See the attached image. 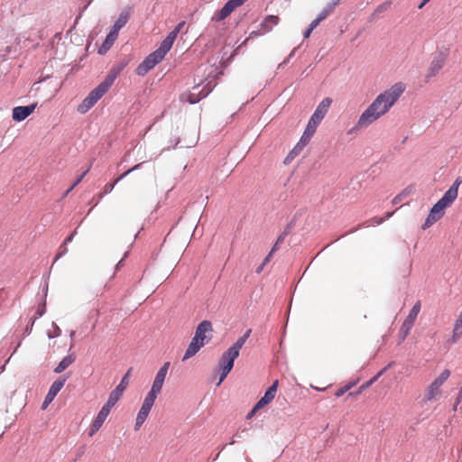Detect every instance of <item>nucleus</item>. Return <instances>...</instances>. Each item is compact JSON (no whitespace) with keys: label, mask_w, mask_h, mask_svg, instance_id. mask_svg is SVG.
<instances>
[{"label":"nucleus","mask_w":462,"mask_h":462,"mask_svg":"<svg viewBox=\"0 0 462 462\" xmlns=\"http://www.w3.org/2000/svg\"><path fill=\"white\" fill-rule=\"evenodd\" d=\"M66 382V378H59L58 380L54 381L52 384L51 385L47 395L45 396V399L42 404V409L45 410L54 400V398L57 396L59 392L62 389L64 383Z\"/></svg>","instance_id":"13"},{"label":"nucleus","mask_w":462,"mask_h":462,"mask_svg":"<svg viewBox=\"0 0 462 462\" xmlns=\"http://www.w3.org/2000/svg\"><path fill=\"white\" fill-rule=\"evenodd\" d=\"M433 383H435V384L439 385V387L442 386V384L445 383L444 380H442L441 377L438 376L434 381Z\"/></svg>","instance_id":"48"},{"label":"nucleus","mask_w":462,"mask_h":462,"mask_svg":"<svg viewBox=\"0 0 462 462\" xmlns=\"http://www.w3.org/2000/svg\"><path fill=\"white\" fill-rule=\"evenodd\" d=\"M246 0H228L225 5L216 12L212 21L221 22L228 17L237 7L241 6Z\"/></svg>","instance_id":"7"},{"label":"nucleus","mask_w":462,"mask_h":462,"mask_svg":"<svg viewBox=\"0 0 462 462\" xmlns=\"http://www.w3.org/2000/svg\"><path fill=\"white\" fill-rule=\"evenodd\" d=\"M341 0H331L330 3L334 5V6H337L339 3H340Z\"/></svg>","instance_id":"62"},{"label":"nucleus","mask_w":462,"mask_h":462,"mask_svg":"<svg viewBox=\"0 0 462 462\" xmlns=\"http://www.w3.org/2000/svg\"><path fill=\"white\" fill-rule=\"evenodd\" d=\"M278 245H279V244L275 243L274 245L273 246V248L271 249V251L269 253L273 254L277 251Z\"/></svg>","instance_id":"57"},{"label":"nucleus","mask_w":462,"mask_h":462,"mask_svg":"<svg viewBox=\"0 0 462 462\" xmlns=\"http://www.w3.org/2000/svg\"><path fill=\"white\" fill-rule=\"evenodd\" d=\"M327 9L330 11V13L333 12L336 6H334L330 2L325 6Z\"/></svg>","instance_id":"56"},{"label":"nucleus","mask_w":462,"mask_h":462,"mask_svg":"<svg viewBox=\"0 0 462 462\" xmlns=\"http://www.w3.org/2000/svg\"><path fill=\"white\" fill-rule=\"evenodd\" d=\"M113 406L109 405L108 403H105L100 411H98L97 415L94 419L93 422L91 423L89 430H88V436L93 437L102 427L103 423L108 417Z\"/></svg>","instance_id":"6"},{"label":"nucleus","mask_w":462,"mask_h":462,"mask_svg":"<svg viewBox=\"0 0 462 462\" xmlns=\"http://www.w3.org/2000/svg\"><path fill=\"white\" fill-rule=\"evenodd\" d=\"M462 401V385H461V388L459 390V393H458V395H457V402H456V404H458L460 402ZM456 407L457 405L454 406V409L456 410Z\"/></svg>","instance_id":"50"},{"label":"nucleus","mask_w":462,"mask_h":462,"mask_svg":"<svg viewBox=\"0 0 462 462\" xmlns=\"http://www.w3.org/2000/svg\"><path fill=\"white\" fill-rule=\"evenodd\" d=\"M34 322H35V319H31L30 323L28 324V326L25 328V333L26 334H30L31 333V331L32 329V327L34 325Z\"/></svg>","instance_id":"44"},{"label":"nucleus","mask_w":462,"mask_h":462,"mask_svg":"<svg viewBox=\"0 0 462 462\" xmlns=\"http://www.w3.org/2000/svg\"><path fill=\"white\" fill-rule=\"evenodd\" d=\"M272 256H273V254H272L271 253H269V254L265 256V258L263 259V264H267V263L270 262V260H271Z\"/></svg>","instance_id":"53"},{"label":"nucleus","mask_w":462,"mask_h":462,"mask_svg":"<svg viewBox=\"0 0 462 462\" xmlns=\"http://www.w3.org/2000/svg\"><path fill=\"white\" fill-rule=\"evenodd\" d=\"M312 32V30H310L309 27L304 32V38H309L310 33Z\"/></svg>","instance_id":"58"},{"label":"nucleus","mask_w":462,"mask_h":462,"mask_svg":"<svg viewBox=\"0 0 462 462\" xmlns=\"http://www.w3.org/2000/svg\"><path fill=\"white\" fill-rule=\"evenodd\" d=\"M439 394H440V387L432 382L426 391V393L424 396V401L430 402V401L434 400Z\"/></svg>","instance_id":"24"},{"label":"nucleus","mask_w":462,"mask_h":462,"mask_svg":"<svg viewBox=\"0 0 462 462\" xmlns=\"http://www.w3.org/2000/svg\"><path fill=\"white\" fill-rule=\"evenodd\" d=\"M351 384L344 386L345 390L347 392L351 388Z\"/></svg>","instance_id":"63"},{"label":"nucleus","mask_w":462,"mask_h":462,"mask_svg":"<svg viewBox=\"0 0 462 462\" xmlns=\"http://www.w3.org/2000/svg\"><path fill=\"white\" fill-rule=\"evenodd\" d=\"M278 387V381H274L273 384L264 393V395L256 402L255 409H263L268 405L275 397Z\"/></svg>","instance_id":"15"},{"label":"nucleus","mask_w":462,"mask_h":462,"mask_svg":"<svg viewBox=\"0 0 462 462\" xmlns=\"http://www.w3.org/2000/svg\"><path fill=\"white\" fill-rule=\"evenodd\" d=\"M51 326L53 328V332H48V337L49 338H54V337H60V334H61L60 328L54 322H52Z\"/></svg>","instance_id":"32"},{"label":"nucleus","mask_w":462,"mask_h":462,"mask_svg":"<svg viewBox=\"0 0 462 462\" xmlns=\"http://www.w3.org/2000/svg\"><path fill=\"white\" fill-rule=\"evenodd\" d=\"M129 19V14L126 12H122L116 21L115 22V24L111 29L115 30L116 32H119L120 29L123 28Z\"/></svg>","instance_id":"27"},{"label":"nucleus","mask_w":462,"mask_h":462,"mask_svg":"<svg viewBox=\"0 0 462 462\" xmlns=\"http://www.w3.org/2000/svg\"><path fill=\"white\" fill-rule=\"evenodd\" d=\"M420 302L417 301L413 305L409 315L404 319V321L401 327V332L403 334L402 339H404L407 337V335L410 333V331H411V328L413 327L414 322L418 317V314L420 313Z\"/></svg>","instance_id":"11"},{"label":"nucleus","mask_w":462,"mask_h":462,"mask_svg":"<svg viewBox=\"0 0 462 462\" xmlns=\"http://www.w3.org/2000/svg\"><path fill=\"white\" fill-rule=\"evenodd\" d=\"M265 265L266 264H263V263H262V264L256 269V273H260L263 270Z\"/></svg>","instance_id":"60"},{"label":"nucleus","mask_w":462,"mask_h":462,"mask_svg":"<svg viewBox=\"0 0 462 462\" xmlns=\"http://www.w3.org/2000/svg\"><path fill=\"white\" fill-rule=\"evenodd\" d=\"M116 185V181L106 184L104 187V193L105 194L110 193L114 189Z\"/></svg>","instance_id":"39"},{"label":"nucleus","mask_w":462,"mask_h":462,"mask_svg":"<svg viewBox=\"0 0 462 462\" xmlns=\"http://www.w3.org/2000/svg\"><path fill=\"white\" fill-rule=\"evenodd\" d=\"M128 253H125L124 257L117 263L116 266V270H119V268L123 265L124 260L125 257H127Z\"/></svg>","instance_id":"51"},{"label":"nucleus","mask_w":462,"mask_h":462,"mask_svg":"<svg viewBox=\"0 0 462 462\" xmlns=\"http://www.w3.org/2000/svg\"><path fill=\"white\" fill-rule=\"evenodd\" d=\"M75 336V331L70 332V337L72 338Z\"/></svg>","instance_id":"64"},{"label":"nucleus","mask_w":462,"mask_h":462,"mask_svg":"<svg viewBox=\"0 0 462 462\" xmlns=\"http://www.w3.org/2000/svg\"><path fill=\"white\" fill-rule=\"evenodd\" d=\"M155 399L146 395L143 404L137 413L135 424H134V430H138L140 427L143 424V422L146 420L153 404H154Z\"/></svg>","instance_id":"8"},{"label":"nucleus","mask_w":462,"mask_h":462,"mask_svg":"<svg viewBox=\"0 0 462 462\" xmlns=\"http://www.w3.org/2000/svg\"><path fill=\"white\" fill-rule=\"evenodd\" d=\"M123 68H124V65L115 67L109 71V73L107 75L116 79L117 78V76L119 75V73L121 72V70L123 69Z\"/></svg>","instance_id":"35"},{"label":"nucleus","mask_w":462,"mask_h":462,"mask_svg":"<svg viewBox=\"0 0 462 462\" xmlns=\"http://www.w3.org/2000/svg\"><path fill=\"white\" fill-rule=\"evenodd\" d=\"M212 330L211 322L208 320H203L198 325L193 337L199 339V341L206 343L208 342V340H206L207 333H210Z\"/></svg>","instance_id":"19"},{"label":"nucleus","mask_w":462,"mask_h":462,"mask_svg":"<svg viewBox=\"0 0 462 462\" xmlns=\"http://www.w3.org/2000/svg\"><path fill=\"white\" fill-rule=\"evenodd\" d=\"M321 22L322 21L317 16L316 19L310 23L309 28L313 31Z\"/></svg>","instance_id":"42"},{"label":"nucleus","mask_w":462,"mask_h":462,"mask_svg":"<svg viewBox=\"0 0 462 462\" xmlns=\"http://www.w3.org/2000/svg\"><path fill=\"white\" fill-rule=\"evenodd\" d=\"M345 393H346V391L345 390L344 387L338 389L336 393H335V396L336 397H340L342 396Z\"/></svg>","instance_id":"49"},{"label":"nucleus","mask_w":462,"mask_h":462,"mask_svg":"<svg viewBox=\"0 0 462 462\" xmlns=\"http://www.w3.org/2000/svg\"><path fill=\"white\" fill-rule=\"evenodd\" d=\"M142 164H143V162H141V163H138V164L134 165V167H132L131 169H129V170H128V171L131 173L132 171H135V170L139 169V168H140V166H141Z\"/></svg>","instance_id":"55"},{"label":"nucleus","mask_w":462,"mask_h":462,"mask_svg":"<svg viewBox=\"0 0 462 462\" xmlns=\"http://www.w3.org/2000/svg\"><path fill=\"white\" fill-rule=\"evenodd\" d=\"M213 88L208 87V85L205 86L202 89H200L199 86H195L191 92L183 96L186 101L189 104H196L202 98L206 97L211 91Z\"/></svg>","instance_id":"12"},{"label":"nucleus","mask_w":462,"mask_h":462,"mask_svg":"<svg viewBox=\"0 0 462 462\" xmlns=\"http://www.w3.org/2000/svg\"><path fill=\"white\" fill-rule=\"evenodd\" d=\"M384 219L383 217H374L370 220L371 226H378L381 225Z\"/></svg>","instance_id":"40"},{"label":"nucleus","mask_w":462,"mask_h":462,"mask_svg":"<svg viewBox=\"0 0 462 462\" xmlns=\"http://www.w3.org/2000/svg\"><path fill=\"white\" fill-rule=\"evenodd\" d=\"M75 234H76V231L72 232V233H71V234H70V235H69V236L65 239V241H64L63 245H67L69 243H70V242L73 240Z\"/></svg>","instance_id":"46"},{"label":"nucleus","mask_w":462,"mask_h":462,"mask_svg":"<svg viewBox=\"0 0 462 462\" xmlns=\"http://www.w3.org/2000/svg\"><path fill=\"white\" fill-rule=\"evenodd\" d=\"M178 36V33L175 31H171L166 38L162 42L159 49L167 54V52L171 49L173 42Z\"/></svg>","instance_id":"22"},{"label":"nucleus","mask_w":462,"mask_h":462,"mask_svg":"<svg viewBox=\"0 0 462 462\" xmlns=\"http://www.w3.org/2000/svg\"><path fill=\"white\" fill-rule=\"evenodd\" d=\"M170 367V362H166L157 372L155 378L152 382V388L147 393L148 396L156 400L158 394L161 393L163 386L168 369Z\"/></svg>","instance_id":"5"},{"label":"nucleus","mask_w":462,"mask_h":462,"mask_svg":"<svg viewBox=\"0 0 462 462\" xmlns=\"http://www.w3.org/2000/svg\"><path fill=\"white\" fill-rule=\"evenodd\" d=\"M332 103L331 98L326 97L324 98L317 106L315 109L313 115L310 116V118L314 119L318 123H321V121L324 119L325 116L327 115L328 108Z\"/></svg>","instance_id":"16"},{"label":"nucleus","mask_w":462,"mask_h":462,"mask_svg":"<svg viewBox=\"0 0 462 462\" xmlns=\"http://www.w3.org/2000/svg\"><path fill=\"white\" fill-rule=\"evenodd\" d=\"M287 236V233H286V232L282 233V234L278 236V238H277V240H276V242H275V243H277V244H279V245L282 244V243H283V241H284V239H285V236Z\"/></svg>","instance_id":"45"},{"label":"nucleus","mask_w":462,"mask_h":462,"mask_svg":"<svg viewBox=\"0 0 462 462\" xmlns=\"http://www.w3.org/2000/svg\"><path fill=\"white\" fill-rule=\"evenodd\" d=\"M330 11L328 9H327L326 7L323 8V10L318 14V17L323 21L325 20L329 14H330Z\"/></svg>","instance_id":"38"},{"label":"nucleus","mask_w":462,"mask_h":462,"mask_svg":"<svg viewBox=\"0 0 462 462\" xmlns=\"http://www.w3.org/2000/svg\"><path fill=\"white\" fill-rule=\"evenodd\" d=\"M462 184V176L457 177L449 189L444 193L442 198L438 200L431 208L422 228L426 229L439 220L445 214V209L452 205L458 194V188Z\"/></svg>","instance_id":"2"},{"label":"nucleus","mask_w":462,"mask_h":462,"mask_svg":"<svg viewBox=\"0 0 462 462\" xmlns=\"http://www.w3.org/2000/svg\"><path fill=\"white\" fill-rule=\"evenodd\" d=\"M393 213H394L393 211V212H387V213L385 214L384 217H383V218L384 220H385V219H388V218H390V217L393 215Z\"/></svg>","instance_id":"61"},{"label":"nucleus","mask_w":462,"mask_h":462,"mask_svg":"<svg viewBox=\"0 0 462 462\" xmlns=\"http://www.w3.org/2000/svg\"><path fill=\"white\" fill-rule=\"evenodd\" d=\"M89 171V168H88L86 171H84L75 181H73V184L66 190L64 196H67L76 186H78L84 177L87 175V173Z\"/></svg>","instance_id":"29"},{"label":"nucleus","mask_w":462,"mask_h":462,"mask_svg":"<svg viewBox=\"0 0 462 462\" xmlns=\"http://www.w3.org/2000/svg\"><path fill=\"white\" fill-rule=\"evenodd\" d=\"M445 60V56L442 53H438L437 55H435L428 69L427 78H432L436 76L443 68Z\"/></svg>","instance_id":"17"},{"label":"nucleus","mask_w":462,"mask_h":462,"mask_svg":"<svg viewBox=\"0 0 462 462\" xmlns=\"http://www.w3.org/2000/svg\"><path fill=\"white\" fill-rule=\"evenodd\" d=\"M35 107L36 104L15 106L12 114L13 120L16 122L23 121L34 111Z\"/></svg>","instance_id":"14"},{"label":"nucleus","mask_w":462,"mask_h":462,"mask_svg":"<svg viewBox=\"0 0 462 462\" xmlns=\"http://www.w3.org/2000/svg\"><path fill=\"white\" fill-rule=\"evenodd\" d=\"M123 68H124V65L115 67L109 71V73L107 75L116 79L117 78V76L119 75V73L121 72V70L123 69Z\"/></svg>","instance_id":"33"},{"label":"nucleus","mask_w":462,"mask_h":462,"mask_svg":"<svg viewBox=\"0 0 462 462\" xmlns=\"http://www.w3.org/2000/svg\"><path fill=\"white\" fill-rule=\"evenodd\" d=\"M461 337H462V310L459 312L457 319H455L453 330H452V336L448 339V342L450 344H455Z\"/></svg>","instance_id":"20"},{"label":"nucleus","mask_w":462,"mask_h":462,"mask_svg":"<svg viewBox=\"0 0 462 462\" xmlns=\"http://www.w3.org/2000/svg\"><path fill=\"white\" fill-rule=\"evenodd\" d=\"M279 23V17L276 15H268L264 18L263 23H261V27L265 32H270L272 28L277 25Z\"/></svg>","instance_id":"26"},{"label":"nucleus","mask_w":462,"mask_h":462,"mask_svg":"<svg viewBox=\"0 0 462 462\" xmlns=\"http://www.w3.org/2000/svg\"><path fill=\"white\" fill-rule=\"evenodd\" d=\"M115 80L116 79L114 78L107 75L104 81H102L97 87L106 94Z\"/></svg>","instance_id":"28"},{"label":"nucleus","mask_w":462,"mask_h":462,"mask_svg":"<svg viewBox=\"0 0 462 462\" xmlns=\"http://www.w3.org/2000/svg\"><path fill=\"white\" fill-rule=\"evenodd\" d=\"M184 24H185V22H180V23L177 24V26L173 29V31H175L179 34L180 30L182 29V27L184 26Z\"/></svg>","instance_id":"47"},{"label":"nucleus","mask_w":462,"mask_h":462,"mask_svg":"<svg viewBox=\"0 0 462 462\" xmlns=\"http://www.w3.org/2000/svg\"><path fill=\"white\" fill-rule=\"evenodd\" d=\"M130 172L128 171H126L125 172H124L121 176H119L115 181H116V183L118 181H120L121 180H123L124 178H125Z\"/></svg>","instance_id":"52"},{"label":"nucleus","mask_w":462,"mask_h":462,"mask_svg":"<svg viewBox=\"0 0 462 462\" xmlns=\"http://www.w3.org/2000/svg\"><path fill=\"white\" fill-rule=\"evenodd\" d=\"M252 330L247 329L245 333L240 337L226 351H225L218 362V371L220 373L219 380L217 386L226 379L234 366L236 358L239 356L240 350L250 337Z\"/></svg>","instance_id":"3"},{"label":"nucleus","mask_w":462,"mask_h":462,"mask_svg":"<svg viewBox=\"0 0 462 462\" xmlns=\"http://www.w3.org/2000/svg\"><path fill=\"white\" fill-rule=\"evenodd\" d=\"M75 358L72 355H68L62 358V360L59 363V365L55 367L54 373L60 374L66 368H68L73 362Z\"/></svg>","instance_id":"25"},{"label":"nucleus","mask_w":462,"mask_h":462,"mask_svg":"<svg viewBox=\"0 0 462 462\" xmlns=\"http://www.w3.org/2000/svg\"><path fill=\"white\" fill-rule=\"evenodd\" d=\"M46 311V305L45 303H42V305H40L36 310V316H35V320L38 319V318H41L42 316L44 315Z\"/></svg>","instance_id":"36"},{"label":"nucleus","mask_w":462,"mask_h":462,"mask_svg":"<svg viewBox=\"0 0 462 462\" xmlns=\"http://www.w3.org/2000/svg\"><path fill=\"white\" fill-rule=\"evenodd\" d=\"M105 95L103 91L97 87L94 88L88 97L81 102V104L78 106V111L80 114L87 113L90 108H92L95 104Z\"/></svg>","instance_id":"9"},{"label":"nucleus","mask_w":462,"mask_h":462,"mask_svg":"<svg viewBox=\"0 0 462 462\" xmlns=\"http://www.w3.org/2000/svg\"><path fill=\"white\" fill-rule=\"evenodd\" d=\"M300 142L296 144V146L291 151L289 155L287 156L285 162L291 159H293L295 156H297L300 152L305 147V146H299Z\"/></svg>","instance_id":"30"},{"label":"nucleus","mask_w":462,"mask_h":462,"mask_svg":"<svg viewBox=\"0 0 462 462\" xmlns=\"http://www.w3.org/2000/svg\"><path fill=\"white\" fill-rule=\"evenodd\" d=\"M409 194H410V191L407 189H404L402 192H401L400 194H398L397 196H395L393 198V199L392 200L393 205H396V204L400 203Z\"/></svg>","instance_id":"31"},{"label":"nucleus","mask_w":462,"mask_h":462,"mask_svg":"<svg viewBox=\"0 0 462 462\" xmlns=\"http://www.w3.org/2000/svg\"><path fill=\"white\" fill-rule=\"evenodd\" d=\"M405 90L402 82L395 83L390 88L379 94L368 107L361 114L356 125L348 134L368 127L370 125L385 115L396 103Z\"/></svg>","instance_id":"1"},{"label":"nucleus","mask_w":462,"mask_h":462,"mask_svg":"<svg viewBox=\"0 0 462 462\" xmlns=\"http://www.w3.org/2000/svg\"><path fill=\"white\" fill-rule=\"evenodd\" d=\"M165 53L159 48L149 54L136 68V73L139 76H144L148 71L154 68L165 57Z\"/></svg>","instance_id":"4"},{"label":"nucleus","mask_w":462,"mask_h":462,"mask_svg":"<svg viewBox=\"0 0 462 462\" xmlns=\"http://www.w3.org/2000/svg\"><path fill=\"white\" fill-rule=\"evenodd\" d=\"M204 345L205 342L199 341V339L192 337L182 357V361H186L194 356Z\"/></svg>","instance_id":"21"},{"label":"nucleus","mask_w":462,"mask_h":462,"mask_svg":"<svg viewBox=\"0 0 462 462\" xmlns=\"http://www.w3.org/2000/svg\"><path fill=\"white\" fill-rule=\"evenodd\" d=\"M382 374L383 371H380L375 376H374L370 381H368L365 385H363L362 388H365L374 383L382 375Z\"/></svg>","instance_id":"41"},{"label":"nucleus","mask_w":462,"mask_h":462,"mask_svg":"<svg viewBox=\"0 0 462 462\" xmlns=\"http://www.w3.org/2000/svg\"><path fill=\"white\" fill-rule=\"evenodd\" d=\"M319 123L316 122L314 119L310 118L307 126L305 128V131L303 132V134L300 140V145L299 146H306L312 136L314 135L317 127L319 126Z\"/></svg>","instance_id":"18"},{"label":"nucleus","mask_w":462,"mask_h":462,"mask_svg":"<svg viewBox=\"0 0 462 462\" xmlns=\"http://www.w3.org/2000/svg\"><path fill=\"white\" fill-rule=\"evenodd\" d=\"M123 68H124V65L115 67L109 71V73L107 75L116 79L117 78V76L119 75V73L121 72V70L123 69Z\"/></svg>","instance_id":"34"},{"label":"nucleus","mask_w":462,"mask_h":462,"mask_svg":"<svg viewBox=\"0 0 462 462\" xmlns=\"http://www.w3.org/2000/svg\"><path fill=\"white\" fill-rule=\"evenodd\" d=\"M68 252V248H67V245H61L60 247V252L58 253V254L56 255L55 259H54V263L59 259L60 258L61 256L65 255Z\"/></svg>","instance_id":"37"},{"label":"nucleus","mask_w":462,"mask_h":462,"mask_svg":"<svg viewBox=\"0 0 462 462\" xmlns=\"http://www.w3.org/2000/svg\"><path fill=\"white\" fill-rule=\"evenodd\" d=\"M131 370L132 369L130 368L126 372V374L123 376L122 380L120 381L119 384L110 393L106 403L114 407L116 403L119 401L124 391L128 385V379L131 374Z\"/></svg>","instance_id":"10"},{"label":"nucleus","mask_w":462,"mask_h":462,"mask_svg":"<svg viewBox=\"0 0 462 462\" xmlns=\"http://www.w3.org/2000/svg\"><path fill=\"white\" fill-rule=\"evenodd\" d=\"M259 409H255V406L253 408V410L247 414V419H250L254 416V414L258 411Z\"/></svg>","instance_id":"54"},{"label":"nucleus","mask_w":462,"mask_h":462,"mask_svg":"<svg viewBox=\"0 0 462 462\" xmlns=\"http://www.w3.org/2000/svg\"><path fill=\"white\" fill-rule=\"evenodd\" d=\"M430 1V0H422V1H421V3L418 5V8H419V9L423 8V6H424L427 3H429Z\"/></svg>","instance_id":"59"},{"label":"nucleus","mask_w":462,"mask_h":462,"mask_svg":"<svg viewBox=\"0 0 462 462\" xmlns=\"http://www.w3.org/2000/svg\"><path fill=\"white\" fill-rule=\"evenodd\" d=\"M449 375H450V371L448 369H445L441 372V374L439 376L441 377L442 380H444L446 382L448 380V378L449 377Z\"/></svg>","instance_id":"43"},{"label":"nucleus","mask_w":462,"mask_h":462,"mask_svg":"<svg viewBox=\"0 0 462 462\" xmlns=\"http://www.w3.org/2000/svg\"><path fill=\"white\" fill-rule=\"evenodd\" d=\"M118 36V32L115 30L111 29L108 34L106 35L101 48L99 49L98 52L102 53L103 51H106L111 48V46L114 44L115 41L116 40Z\"/></svg>","instance_id":"23"}]
</instances>
